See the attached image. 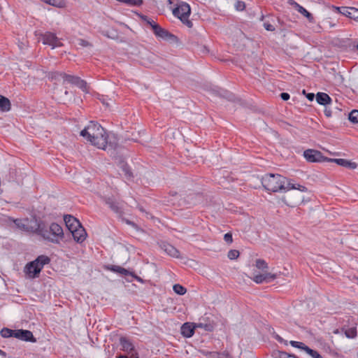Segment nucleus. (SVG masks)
Instances as JSON below:
<instances>
[{"label":"nucleus","instance_id":"1","mask_svg":"<svg viewBox=\"0 0 358 358\" xmlns=\"http://www.w3.org/2000/svg\"><path fill=\"white\" fill-rule=\"evenodd\" d=\"M262 184L267 190L273 192H287L297 189L301 192H306L307 188L299 184H294L279 174H266L262 178Z\"/></svg>","mask_w":358,"mask_h":358},{"label":"nucleus","instance_id":"2","mask_svg":"<svg viewBox=\"0 0 358 358\" xmlns=\"http://www.w3.org/2000/svg\"><path fill=\"white\" fill-rule=\"evenodd\" d=\"M80 134L92 145L99 149L106 150L108 143V135L100 124L93 121L90 122Z\"/></svg>","mask_w":358,"mask_h":358},{"label":"nucleus","instance_id":"3","mask_svg":"<svg viewBox=\"0 0 358 358\" xmlns=\"http://www.w3.org/2000/svg\"><path fill=\"white\" fill-rule=\"evenodd\" d=\"M37 234L43 237V239L53 243H59L64 237L62 227L55 222L48 227L41 222Z\"/></svg>","mask_w":358,"mask_h":358},{"label":"nucleus","instance_id":"4","mask_svg":"<svg viewBox=\"0 0 358 358\" xmlns=\"http://www.w3.org/2000/svg\"><path fill=\"white\" fill-rule=\"evenodd\" d=\"M48 76L49 78H50L52 80H55L59 83H62L63 85L72 84L78 86L83 91H85L86 90V82L83 80H81L79 77L56 71L50 72Z\"/></svg>","mask_w":358,"mask_h":358},{"label":"nucleus","instance_id":"5","mask_svg":"<svg viewBox=\"0 0 358 358\" xmlns=\"http://www.w3.org/2000/svg\"><path fill=\"white\" fill-rule=\"evenodd\" d=\"M13 221L16 227L22 231L36 234L38 233L40 222H38L35 217L31 219H13Z\"/></svg>","mask_w":358,"mask_h":358},{"label":"nucleus","instance_id":"6","mask_svg":"<svg viewBox=\"0 0 358 358\" xmlns=\"http://www.w3.org/2000/svg\"><path fill=\"white\" fill-rule=\"evenodd\" d=\"M172 13L182 22H189L188 18L191 13V8L188 3L184 1L178 2L175 7L172 8Z\"/></svg>","mask_w":358,"mask_h":358},{"label":"nucleus","instance_id":"7","mask_svg":"<svg viewBox=\"0 0 358 358\" xmlns=\"http://www.w3.org/2000/svg\"><path fill=\"white\" fill-rule=\"evenodd\" d=\"M149 25L157 37L171 43H176L178 42V38L175 35L162 28L158 24H149Z\"/></svg>","mask_w":358,"mask_h":358},{"label":"nucleus","instance_id":"8","mask_svg":"<svg viewBox=\"0 0 358 358\" xmlns=\"http://www.w3.org/2000/svg\"><path fill=\"white\" fill-rule=\"evenodd\" d=\"M121 350L128 354L130 358H138V353L135 349L133 343L125 337L120 338Z\"/></svg>","mask_w":358,"mask_h":358},{"label":"nucleus","instance_id":"9","mask_svg":"<svg viewBox=\"0 0 358 358\" xmlns=\"http://www.w3.org/2000/svg\"><path fill=\"white\" fill-rule=\"evenodd\" d=\"M303 157L309 162H320L327 161L328 158L317 150L308 149L303 152Z\"/></svg>","mask_w":358,"mask_h":358},{"label":"nucleus","instance_id":"10","mask_svg":"<svg viewBox=\"0 0 358 358\" xmlns=\"http://www.w3.org/2000/svg\"><path fill=\"white\" fill-rule=\"evenodd\" d=\"M335 9L349 19L358 22L357 8L354 7H335Z\"/></svg>","mask_w":358,"mask_h":358},{"label":"nucleus","instance_id":"11","mask_svg":"<svg viewBox=\"0 0 358 358\" xmlns=\"http://www.w3.org/2000/svg\"><path fill=\"white\" fill-rule=\"evenodd\" d=\"M43 43L44 44L52 46V48L61 46L62 44L59 39L52 33L47 32L42 36Z\"/></svg>","mask_w":358,"mask_h":358},{"label":"nucleus","instance_id":"12","mask_svg":"<svg viewBox=\"0 0 358 358\" xmlns=\"http://www.w3.org/2000/svg\"><path fill=\"white\" fill-rule=\"evenodd\" d=\"M287 3L289 5L292 6V8L296 11H298L300 14L304 16L307 20L311 22L313 20V17L310 13H309L306 8L303 6H300L299 3L295 2L294 0H288Z\"/></svg>","mask_w":358,"mask_h":358},{"label":"nucleus","instance_id":"13","mask_svg":"<svg viewBox=\"0 0 358 358\" xmlns=\"http://www.w3.org/2000/svg\"><path fill=\"white\" fill-rule=\"evenodd\" d=\"M15 338L24 341L36 342V339L34 338L32 332L29 330H15Z\"/></svg>","mask_w":358,"mask_h":358},{"label":"nucleus","instance_id":"14","mask_svg":"<svg viewBox=\"0 0 358 358\" xmlns=\"http://www.w3.org/2000/svg\"><path fill=\"white\" fill-rule=\"evenodd\" d=\"M276 278L275 274H271L270 273L264 272L261 274L254 275L252 280L257 284H261L264 282H271V280Z\"/></svg>","mask_w":358,"mask_h":358},{"label":"nucleus","instance_id":"15","mask_svg":"<svg viewBox=\"0 0 358 358\" xmlns=\"http://www.w3.org/2000/svg\"><path fill=\"white\" fill-rule=\"evenodd\" d=\"M72 236L73 237V239L78 242L82 243L85 240L86 238V232L85 229L82 227L80 224V227H76V229L71 231Z\"/></svg>","mask_w":358,"mask_h":358},{"label":"nucleus","instance_id":"16","mask_svg":"<svg viewBox=\"0 0 358 358\" xmlns=\"http://www.w3.org/2000/svg\"><path fill=\"white\" fill-rule=\"evenodd\" d=\"M41 271V268L34 261L27 264L25 266V272L30 278H35Z\"/></svg>","mask_w":358,"mask_h":358},{"label":"nucleus","instance_id":"17","mask_svg":"<svg viewBox=\"0 0 358 358\" xmlns=\"http://www.w3.org/2000/svg\"><path fill=\"white\" fill-rule=\"evenodd\" d=\"M64 220L65 222L66 227L69 229L70 231L76 229V227H80V225L81 224L79 220H78L76 217L70 215H65L64 217Z\"/></svg>","mask_w":358,"mask_h":358},{"label":"nucleus","instance_id":"18","mask_svg":"<svg viewBox=\"0 0 358 358\" xmlns=\"http://www.w3.org/2000/svg\"><path fill=\"white\" fill-rule=\"evenodd\" d=\"M161 248L169 255L173 257H179V251L172 245L164 243L161 245Z\"/></svg>","mask_w":358,"mask_h":358},{"label":"nucleus","instance_id":"19","mask_svg":"<svg viewBox=\"0 0 358 358\" xmlns=\"http://www.w3.org/2000/svg\"><path fill=\"white\" fill-rule=\"evenodd\" d=\"M195 326L193 323L186 322L181 327V334L187 338H190L194 333Z\"/></svg>","mask_w":358,"mask_h":358},{"label":"nucleus","instance_id":"20","mask_svg":"<svg viewBox=\"0 0 358 358\" xmlns=\"http://www.w3.org/2000/svg\"><path fill=\"white\" fill-rule=\"evenodd\" d=\"M327 162H332L336 163L338 165L350 168L351 169H355L357 168V164L355 162H351L347 159H327Z\"/></svg>","mask_w":358,"mask_h":358},{"label":"nucleus","instance_id":"21","mask_svg":"<svg viewBox=\"0 0 358 358\" xmlns=\"http://www.w3.org/2000/svg\"><path fill=\"white\" fill-rule=\"evenodd\" d=\"M316 101L317 102L323 106H326L327 104H329L331 101V99L330 96L324 92H318L316 94Z\"/></svg>","mask_w":358,"mask_h":358},{"label":"nucleus","instance_id":"22","mask_svg":"<svg viewBox=\"0 0 358 358\" xmlns=\"http://www.w3.org/2000/svg\"><path fill=\"white\" fill-rule=\"evenodd\" d=\"M0 110L7 112L10 110V102L9 99L2 95H0Z\"/></svg>","mask_w":358,"mask_h":358},{"label":"nucleus","instance_id":"23","mask_svg":"<svg viewBox=\"0 0 358 358\" xmlns=\"http://www.w3.org/2000/svg\"><path fill=\"white\" fill-rule=\"evenodd\" d=\"M34 262H36L38 266H39L42 269L44 265L50 263V259L47 256L41 255L38 256Z\"/></svg>","mask_w":358,"mask_h":358},{"label":"nucleus","instance_id":"24","mask_svg":"<svg viewBox=\"0 0 358 358\" xmlns=\"http://www.w3.org/2000/svg\"><path fill=\"white\" fill-rule=\"evenodd\" d=\"M108 270L112 271L113 272L120 273L122 275H127L129 274V271H128L127 269L120 266H108L107 267Z\"/></svg>","mask_w":358,"mask_h":358},{"label":"nucleus","instance_id":"25","mask_svg":"<svg viewBox=\"0 0 358 358\" xmlns=\"http://www.w3.org/2000/svg\"><path fill=\"white\" fill-rule=\"evenodd\" d=\"M45 3L52 5L53 6L56 7H64L66 6V1L65 0H41Z\"/></svg>","mask_w":358,"mask_h":358},{"label":"nucleus","instance_id":"26","mask_svg":"<svg viewBox=\"0 0 358 358\" xmlns=\"http://www.w3.org/2000/svg\"><path fill=\"white\" fill-rule=\"evenodd\" d=\"M106 203L110 206V208L116 213H118L120 207L119 206V203L116 202L112 198H108L106 200Z\"/></svg>","mask_w":358,"mask_h":358},{"label":"nucleus","instance_id":"27","mask_svg":"<svg viewBox=\"0 0 358 358\" xmlns=\"http://www.w3.org/2000/svg\"><path fill=\"white\" fill-rule=\"evenodd\" d=\"M102 34L111 39H117L119 37L117 32L114 29L103 30Z\"/></svg>","mask_w":358,"mask_h":358},{"label":"nucleus","instance_id":"28","mask_svg":"<svg viewBox=\"0 0 358 358\" xmlns=\"http://www.w3.org/2000/svg\"><path fill=\"white\" fill-rule=\"evenodd\" d=\"M120 169L126 178H129L132 176L131 169L127 164L121 163Z\"/></svg>","mask_w":358,"mask_h":358},{"label":"nucleus","instance_id":"29","mask_svg":"<svg viewBox=\"0 0 358 358\" xmlns=\"http://www.w3.org/2000/svg\"><path fill=\"white\" fill-rule=\"evenodd\" d=\"M345 334L348 338H354L357 336V329L356 327H349L345 329Z\"/></svg>","mask_w":358,"mask_h":358},{"label":"nucleus","instance_id":"30","mask_svg":"<svg viewBox=\"0 0 358 358\" xmlns=\"http://www.w3.org/2000/svg\"><path fill=\"white\" fill-rule=\"evenodd\" d=\"M290 344L292 347L294 348H299V349H301V350H304L306 353L308 352V350L307 348H309L306 345H305L302 342H299V341H290Z\"/></svg>","mask_w":358,"mask_h":358},{"label":"nucleus","instance_id":"31","mask_svg":"<svg viewBox=\"0 0 358 358\" xmlns=\"http://www.w3.org/2000/svg\"><path fill=\"white\" fill-rule=\"evenodd\" d=\"M15 330H11L8 328H3L1 331V335L3 338L15 337Z\"/></svg>","mask_w":358,"mask_h":358},{"label":"nucleus","instance_id":"32","mask_svg":"<svg viewBox=\"0 0 358 358\" xmlns=\"http://www.w3.org/2000/svg\"><path fill=\"white\" fill-rule=\"evenodd\" d=\"M256 267L262 271H264L268 268V264L264 259H257L255 262Z\"/></svg>","mask_w":358,"mask_h":358},{"label":"nucleus","instance_id":"33","mask_svg":"<svg viewBox=\"0 0 358 358\" xmlns=\"http://www.w3.org/2000/svg\"><path fill=\"white\" fill-rule=\"evenodd\" d=\"M173 289V291L179 295H184L187 292V289L179 284L174 285Z\"/></svg>","mask_w":358,"mask_h":358},{"label":"nucleus","instance_id":"34","mask_svg":"<svg viewBox=\"0 0 358 358\" xmlns=\"http://www.w3.org/2000/svg\"><path fill=\"white\" fill-rule=\"evenodd\" d=\"M349 120L352 123H358V110H353L349 113Z\"/></svg>","mask_w":358,"mask_h":358},{"label":"nucleus","instance_id":"35","mask_svg":"<svg viewBox=\"0 0 358 358\" xmlns=\"http://www.w3.org/2000/svg\"><path fill=\"white\" fill-rule=\"evenodd\" d=\"M234 8L238 11H242L245 8V3L244 1L238 0L234 3Z\"/></svg>","mask_w":358,"mask_h":358},{"label":"nucleus","instance_id":"36","mask_svg":"<svg viewBox=\"0 0 358 358\" xmlns=\"http://www.w3.org/2000/svg\"><path fill=\"white\" fill-rule=\"evenodd\" d=\"M239 251L236 250H231L229 251L227 257L230 259H236L239 256Z\"/></svg>","mask_w":358,"mask_h":358},{"label":"nucleus","instance_id":"37","mask_svg":"<svg viewBox=\"0 0 358 358\" xmlns=\"http://www.w3.org/2000/svg\"><path fill=\"white\" fill-rule=\"evenodd\" d=\"M122 2L131 6H140L142 4L143 0H122Z\"/></svg>","mask_w":358,"mask_h":358},{"label":"nucleus","instance_id":"38","mask_svg":"<svg viewBox=\"0 0 358 358\" xmlns=\"http://www.w3.org/2000/svg\"><path fill=\"white\" fill-rule=\"evenodd\" d=\"M308 352L307 354H308L310 356H311L313 358H322V357L315 350H313L312 349L307 348Z\"/></svg>","mask_w":358,"mask_h":358},{"label":"nucleus","instance_id":"39","mask_svg":"<svg viewBox=\"0 0 358 358\" xmlns=\"http://www.w3.org/2000/svg\"><path fill=\"white\" fill-rule=\"evenodd\" d=\"M100 100L103 103V104L106 106V107H110L112 106L113 101H112L111 99H110L108 101L106 98H105L104 96H102V98L100 99Z\"/></svg>","mask_w":358,"mask_h":358},{"label":"nucleus","instance_id":"40","mask_svg":"<svg viewBox=\"0 0 358 358\" xmlns=\"http://www.w3.org/2000/svg\"><path fill=\"white\" fill-rule=\"evenodd\" d=\"M224 240L229 244L233 241L232 235L230 233H227L224 236Z\"/></svg>","mask_w":358,"mask_h":358},{"label":"nucleus","instance_id":"41","mask_svg":"<svg viewBox=\"0 0 358 358\" xmlns=\"http://www.w3.org/2000/svg\"><path fill=\"white\" fill-rule=\"evenodd\" d=\"M78 45L82 46V47H87V46H91L90 43L84 40V39H79L78 40Z\"/></svg>","mask_w":358,"mask_h":358},{"label":"nucleus","instance_id":"42","mask_svg":"<svg viewBox=\"0 0 358 358\" xmlns=\"http://www.w3.org/2000/svg\"><path fill=\"white\" fill-rule=\"evenodd\" d=\"M279 358H296L294 355H291L285 352H280Z\"/></svg>","mask_w":358,"mask_h":358},{"label":"nucleus","instance_id":"43","mask_svg":"<svg viewBox=\"0 0 358 358\" xmlns=\"http://www.w3.org/2000/svg\"><path fill=\"white\" fill-rule=\"evenodd\" d=\"M264 28L267 31H274L275 27L273 24H264Z\"/></svg>","mask_w":358,"mask_h":358},{"label":"nucleus","instance_id":"44","mask_svg":"<svg viewBox=\"0 0 358 358\" xmlns=\"http://www.w3.org/2000/svg\"><path fill=\"white\" fill-rule=\"evenodd\" d=\"M280 97L282 100L287 101L289 99V94L286 92H282L280 94Z\"/></svg>","mask_w":358,"mask_h":358},{"label":"nucleus","instance_id":"45","mask_svg":"<svg viewBox=\"0 0 358 358\" xmlns=\"http://www.w3.org/2000/svg\"><path fill=\"white\" fill-rule=\"evenodd\" d=\"M294 196L295 198V203H297L298 201L303 199V196H302L300 194H294Z\"/></svg>","mask_w":358,"mask_h":358},{"label":"nucleus","instance_id":"46","mask_svg":"<svg viewBox=\"0 0 358 358\" xmlns=\"http://www.w3.org/2000/svg\"><path fill=\"white\" fill-rule=\"evenodd\" d=\"M140 17L141 18L142 20L145 21V22H148V23L154 22L153 20H150L145 15H140Z\"/></svg>","mask_w":358,"mask_h":358},{"label":"nucleus","instance_id":"47","mask_svg":"<svg viewBox=\"0 0 358 358\" xmlns=\"http://www.w3.org/2000/svg\"><path fill=\"white\" fill-rule=\"evenodd\" d=\"M306 98L309 100V101H313L315 98V94L313 93H308L306 94Z\"/></svg>","mask_w":358,"mask_h":358},{"label":"nucleus","instance_id":"48","mask_svg":"<svg viewBox=\"0 0 358 358\" xmlns=\"http://www.w3.org/2000/svg\"><path fill=\"white\" fill-rule=\"evenodd\" d=\"M324 114L327 117H330L331 115V111L327 108H325L324 110Z\"/></svg>","mask_w":358,"mask_h":358},{"label":"nucleus","instance_id":"49","mask_svg":"<svg viewBox=\"0 0 358 358\" xmlns=\"http://www.w3.org/2000/svg\"><path fill=\"white\" fill-rule=\"evenodd\" d=\"M194 326H195V328L196 327H203V324L201 323H199V324H194Z\"/></svg>","mask_w":358,"mask_h":358},{"label":"nucleus","instance_id":"50","mask_svg":"<svg viewBox=\"0 0 358 358\" xmlns=\"http://www.w3.org/2000/svg\"><path fill=\"white\" fill-rule=\"evenodd\" d=\"M117 358H128V357L125 356V355H120V356L117 357Z\"/></svg>","mask_w":358,"mask_h":358},{"label":"nucleus","instance_id":"51","mask_svg":"<svg viewBox=\"0 0 358 358\" xmlns=\"http://www.w3.org/2000/svg\"><path fill=\"white\" fill-rule=\"evenodd\" d=\"M135 278L138 280L139 282H142V279L139 277L135 276Z\"/></svg>","mask_w":358,"mask_h":358},{"label":"nucleus","instance_id":"52","mask_svg":"<svg viewBox=\"0 0 358 358\" xmlns=\"http://www.w3.org/2000/svg\"><path fill=\"white\" fill-rule=\"evenodd\" d=\"M187 24L188 27L192 28L193 24L189 23Z\"/></svg>","mask_w":358,"mask_h":358},{"label":"nucleus","instance_id":"53","mask_svg":"<svg viewBox=\"0 0 358 358\" xmlns=\"http://www.w3.org/2000/svg\"><path fill=\"white\" fill-rule=\"evenodd\" d=\"M64 95H68L69 94V92L67 90H65L64 92Z\"/></svg>","mask_w":358,"mask_h":358},{"label":"nucleus","instance_id":"54","mask_svg":"<svg viewBox=\"0 0 358 358\" xmlns=\"http://www.w3.org/2000/svg\"><path fill=\"white\" fill-rule=\"evenodd\" d=\"M169 3H172V0H169Z\"/></svg>","mask_w":358,"mask_h":358},{"label":"nucleus","instance_id":"55","mask_svg":"<svg viewBox=\"0 0 358 358\" xmlns=\"http://www.w3.org/2000/svg\"><path fill=\"white\" fill-rule=\"evenodd\" d=\"M264 16H262L261 20H264Z\"/></svg>","mask_w":358,"mask_h":358},{"label":"nucleus","instance_id":"56","mask_svg":"<svg viewBox=\"0 0 358 358\" xmlns=\"http://www.w3.org/2000/svg\"><path fill=\"white\" fill-rule=\"evenodd\" d=\"M357 49H358V44H357Z\"/></svg>","mask_w":358,"mask_h":358}]
</instances>
